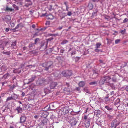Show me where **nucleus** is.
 I'll return each instance as SVG.
<instances>
[{
    "label": "nucleus",
    "mask_w": 128,
    "mask_h": 128,
    "mask_svg": "<svg viewBox=\"0 0 128 128\" xmlns=\"http://www.w3.org/2000/svg\"><path fill=\"white\" fill-rule=\"evenodd\" d=\"M111 79V78L108 76H104L102 77L98 82L99 85L101 86L105 83L106 85L111 86L113 84L110 83L109 82Z\"/></svg>",
    "instance_id": "1"
},
{
    "label": "nucleus",
    "mask_w": 128,
    "mask_h": 128,
    "mask_svg": "<svg viewBox=\"0 0 128 128\" xmlns=\"http://www.w3.org/2000/svg\"><path fill=\"white\" fill-rule=\"evenodd\" d=\"M69 122L70 124L72 126H75L78 122L79 120L78 117H76L74 118V116L72 118L68 119Z\"/></svg>",
    "instance_id": "2"
},
{
    "label": "nucleus",
    "mask_w": 128,
    "mask_h": 128,
    "mask_svg": "<svg viewBox=\"0 0 128 128\" xmlns=\"http://www.w3.org/2000/svg\"><path fill=\"white\" fill-rule=\"evenodd\" d=\"M48 44L47 41H42L40 44L39 49L41 51H43L46 49L47 47Z\"/></svg>",
    "instance_id": "3"
},
{
    "label": "nucleus",
    "mask_w": 128,
    "mask_h": 128,
    "mask_svg": "<svg viewBox=\"0 0 128 128\" xmlns=\"http://www.w3.org/2000/svg\"><path fill=\"white\" fill-rule=\"evenodd\" d=\"M53 62L52 61L46 63H45L44 64V70L47 71L49 69L52 67V66Z\"/></svg>",
    "instance_id": "4"
},
{
    "label": "nucleus",
    "mask_w": 128,
    "mask_h": 128,
    "mask_svg": "<svg viewBox=\"0 0 128 128\" xmlns=\"http://www.w3.org/2000/svg\"><path fill=\"white\" fill-rule=\"evenodd\" d=\"M62 74L64 76L67 78H69L72 74V72L71 70H66L62 71Z\"/></svg>",
    "instance_id": "5"
},
{
    "label": "nucleus",
    "mask_w": 128,
    "mask_h": 128,
    "mask_svg": "<svg viewBox=\"0 0 128 128\" xmlns=\"http://www.w3.org/2000/svg\"><path fill=\"white\" fill-rule=\"evenodd\" d=\"M120 122L116 119L113 120L111 123V128H116L119 124Z\"/></svg>",
    "instance_id": "6"
},
{
    "label": "nucleus",
    "mask_w": 128,
    "mask_h": 128,
    "mask_svg": "<svg viewBox=\"0 0 128 128\" xmlns=\"http://www.w3.org/2000/svg\"><path fill=\"white\" fill-rule=\"evenodd\" d=\"M48 121V120L47 118H45L41 121L38 124V125L40 126H42L44 125H47Z\"/></svg>",
    "instance_id": "7"
},
{
    "label": "nucleus",
    "mask_w": 128,
    "mask_h": 128,
    "mask_svg": "<svg viewBox=\"0 0 128 128\" xmlns=\"http://www.w3.org/2000/svg\"><path fill=\"white\" fill-rule=\"evenodd\" d=\"M60 48H59V47H57V46H56L53 47L52 48H50L51 50V52L52 51H53L54 53H57L59 51V49Z\"/></svg>",
    "instance_id": "8"
},
{
    "label": "nucleus",
    "mask_w": 128,
    "mask_h": 128,
    "mask_svg": "<svg viewBox=\"0 0 128 128\" xmlns=\"http://www.w3.org/2000/svg\"><path fill=\"white\" fill-rule=\"evenodd\" d=\"M52 80V78L50 76H48L46 79H43L42 80H41V82H49Z\"/></svg>",
    "instance_id": "9"
},
{
    "label": "nucleus",
    "mask_w": 128,
    "mask_h": 128,
    "mask_svg": "<svg viewBox=\"0 0 128 128\" xmlns=\"http://www.w3.org/2000/svg\"><path fill=\"white\" fill-rule=\"evenodd\" d=\"M24 6L28 7L29 6L32 4V2L30 0H25Z\"/></svg>",
    "instance_id": "10"
},
{
    "label": "nucleus",
    "mask_w": 128,
    "mask_h": 128,
    "mask_svg": "<svg viewBox=\"0 0 128 128\" xmlns=\"http://www.w3.org/2000/svg\"><path fill=\"white\" fill-rule=\"evenodd\" d=\"M26 120V117L24 116H22L20 118V123H23Z\"/></svg>",
    "instance_id": "11"
},
{
    "label": "nucleus",
    "mask_w": 128,
    "mask_h": 128,
    "mask_svg": "<svg viewBox=\"0 0 128 128\" xmlns=\"http://www.w3.org/2000/svg\"><path fill=\"white\" fill-rule=\"evenodd\" d=\"M48 114V113L46 111H43L42 113L41 116L42 117L46 118Z\"/></svg>",
    "instance_id": "12"
},
{
    "label": "nucleus",
    "mask_w": 128,
    "mask_h": 128,
    "mask_svg": "<svg viewBox=\"0 0 128 128\" xmlns=\"http://www.w3.org/2000/svg\"><path fill=\"white\" fill-rule=\"evenodd\" d=\"M57 85V82H52L50 86V88L51 89L54 88Z\"/></svg>",
    "instance_id": "13"
},
{
    "label": "nucleus",
    "mask_w": 128,
    "mask_h": 128,
    "mask_svg": "<svg viewBox=\"0 0 128 128\" xmlns=\"http://www.w3.org/2000/svg\"><path fill=\"white\" fill-rule=\"evenodd\" d=\"M36 77L35 75H34L31 76L30 78L28 79L29 82H30L34 81Z\"/></svg>",
    "instance_id": "14"
},
{
    "label": "nucleus",
    "mask_w": 128,
    "mask_h": 128,
    "mask_svg": "<svg viewBox=\"0 0 128 128\" xmlns=\"http://www.w3.org/2000/svg\"><path fill=\"white\" fill-rule=\"evenodd\" d=\"M11 20V18L10 16L7 15L5 17L4 20L7 22H9Z\"/></svg>",
    "instance_id": "15"
},
{
    "label": "nucleus",
    "mask_w": 128,
    "mask_h": 128,
    "mask_svg": "<svg viewBox=\"0 0 128 128\" xmlns=\"http://www.w3.org/2000/svg\"><path fill=\"white\" fill-rule=\"evenodd\" d=\"M86 121H87V122L86 121V122L85 123V125L86 127L88 128L90 126V118H88V120H87Z\"/></svg>",
    "instance_id": "16"
},
{
    "label": "nucleus",
    "mask_w": 128,
    "mask_h": 128,
    "mask_svg": "<svg viewBox=\"0 0 128 128\" xmlns=\"http://www.w3.org/2000/svg\"><path fill=\"white\" fill-rule=\"evenodd\" d=\"M20 105L18 107H17L16 110H17L18 113H20L22 112L23 110V109L20 107Z\"/></svg>",
    "instance_id": "17"
},
{
    "label": "nucleus",
    "mask_w": 128,
    "mask_h": 128,
    "mask_svg": "<svg viewBox=\"0 0 128 128\" xmlns=\"http://www.w3.org/2000/svg\"><path fill=\"white\" fill-rule=\"evenodd\" d=\"M85 84V82L84 81H81L80 82L78 85L80 87H83Z\"/></svg>",
    "instance_id": "18"
},
{
    "label": "nucleus",
    "mask_w": 128,
    "mask_h": 128,
    "mask_svg": "<svg viewBox=\"0 0 128 128\" xmlns=\"http://www.w3.org/2000/svg\"><path fill=\"white\" fill-rule=\"evenodd\" d=\"M19 95H17L16 94H14L11 95L12 98L13 100H16L18 98L19 96Z\"/></svg>",
    "instance_id": "19"
},
{
    "label": "nucleus",
    "mask_w": 128,
    "mask_h": 128,
    "mask_svg": "<svg viewBox=\"0 0 128 128\" xmlns=\"http://www.w3.org/2000/svg\"><path fill=\"white\" fill-rule=\"evenodd\" d=\"M7 67L5 65H3L0 68L1 70L2 71H4L6 70L7 69Z\"/></svg>",
    "instance_id": "20"
},
{
    "label": "nucleus",
    "mask_w": 128,
    "mask_h": 128,
    "mask_svg": "<svg viewBox=\"0 0 128 128\" xmlns=\"http://www.w3.org/2000/svg\"><path fill=\"white\" fill-rule=\"evenodd\" d=\"M0 46H1L0 47L2 48L3 50L4 48V40H0Z\"/></svg>",
    "instance_id": "21"
},
{
    "label": "nucleus",
    "mask_w": 128,
    "mask_h": 128,
    "mask_svg": "<svg viewBox=\"0 0 128 128\" xmlns=\"http://www.w3.org/2000/svg\"><path fill=\"white\" fill-rule=\"evenodd\" d=\"M36 66V64H30L29 65H27L26 67V68L28 69V68H31L32 67H35Z\"/></svg>",
    "instance_id": "22"
},
{
    "label": "nucleus",
    "mask_w": 128,
    "mask_h": 128,
    "mask_svg": "<svg viewBox=\"0 0 128 128\" xmlns=\"http://www.w3.org/2000/svg\"><path fill=\"white\" fill-rule=\"evenodd\" d=\"M16 41L12 43V44H11V46L12 47V49H15L16 48Z\"/></svg>",
    "instance_id": "23"
},
{
    "label": "nucleus",
    "mask_w": 128,
    "mask_h": 128,
    "mask_svg": "<svg viewBox=\"0 0 128 128\" xmlns=\"http://www.w3.org/2000/svg\"><path fill=\"white\" fill-rule=\"evenodd\" d=\"M20 68L18 69H15L13 70V72L14 73H18L19 74L21 72V70H20Z\"/></svg>",
    "instance_id": "24"
},
{
    "label": "nucleus",
    "mask_w": 128,
    "mask_h": 128,
    "mask_svg": "<svg viewBox=\"0 0 128 128\" xmlns=\"http://www.w3.org/2000/svg\"><path fill=\"white\" fill-rule=\"evenodd\" d=\"M101 46V43L99 42H97L96 43V46L95 47V48H100V46Z\"/></svg>",
    "instance_id": "25"
},
{
    "label": "nucleus",
    "mask_w": 128,
    "mask_h": 128,
    "mask_svg": "<svg viewBox=\"0 0 128 128\" xmlns=\"http://www.w3.org/2000/svg\"><path fill=\"white\" fill-rule=\"evenodd\" d=\"M44 92L46 94H48L50 92V90L48 88H45L44 90Z\"/></svg>",
    "instance_id": "26"
},
{
    "label": "nucleus",
    "mask_w": 128,
    "mask_h": 128,
    "mask_svg": "<svg viewBox=\"0 0 128 128\" xmlns=\"http://www.w3.org/2000/svg\"><path fill=\"white\" fill-rule=\"evenodd\" d=\"M14 10V9H12L11 8H9L8 6H6V8L4 10L5 11H13Z\"/></svg>",
    "instance_id": "27"
},
{
    "label": "nucleus",
    "mask_w": 128,
    "mask_h": 128,
    "mask_svg": "<svg viewBox=\"0 0 128 128\" xmlns=\"http://www.w3.org/2000/svg\"><path fill=\"white\" fill-rule=\"evenodd\" d=\"M94 113L96 114V115L98 114H100V111L99 110H95L94 111Z\"/></svg>",
    "instance_id": "28"
},
{
    "label": "nucleus",
    "mask_w": 128,
    "mask_h": 128,
    "mask_svg": "<svg viewBox=\"0 0 128 128\" xmlns=\"http://www.w3.org/2000/svg\"><path fill=\"white\" fill-rule=\"evenodd\" d=\"M98 76V74L95 72L92 74V76L94 78H96Z\"/></svg>",
    "instance_id": "29"
},
{
    "label": "nucleus",
    "mask_w": 128,
    "mask_h": 128,
    "mask_svg": "<svg viewBox=\"0 0 128 128\" xmlns=\"http://www.w3.org/2000/svg\"><path fill=\"white\" fill-rule=\"evenodd\" d=\"M89 84H90L91 85H95L97 84V82L96 81H94L93 82H90Z\"/></svg>",
    "instance_id": "30"
},
{
    "label": "nucleus",
    "mask_w": 128,
    "mask_h": 128,
    "mask_svg": "<svg viewBox=\"0 0 128 128\" xmlns=\"http://www.w3.org/2000/svg\"><path fill=\"white\" fill-rule=\"evenodd\" d=\"M88 8L90 10H92L93 8V5L92 3H90L88 4Z\"/></svg>",
    "instance_id": "31"
},
{
    "label": "nucleus",
    "mask_w": 128,
    "mask_h": 128,
    "mask_svg": "<svg viewBox=\"0 0 128 128\" xmlns=\"http://www.w3.org/2000/svg\"><path fill=\"white\" fill-rule=\"evenodd\" d=\"M2 53L3 54H6L8 56L10 55V51L7 52H2Z\"/></svg>",
    "instance_id": "32"
},
{
    "label": "nucleus",
    "mask_w": 128,
    "mask_h": 128,
    "mask_svg": "<svg viewBox=\"0 0 128 128\" xmlns=\"http://www.w3.org/2000/svg\"><path fill=\"white\" fill-rule=\"evenodd\" d=\"M105 108L106 109L108 110V111H111L112 108H110L108 106H105Z\"/></svg>",
    "instance_id": "33"
},
{
    "label": "nucleus",
    "mask_w": 128,
    "mask_h": 128,
    "mask_svg": "<svg viewBox=\"0 0 128 128\" xmlns=\"http://www.w3.org/2000/svg\"><path fill=\"white\" fill-rule=\"evenodd\" d=\"M40 41V39L39 38H36L34 42V43L35 44H36Z\"/></svg>",
    "instance_id": "34"
},
{
    "label": "nucleus",
    "mask_w": 128,
    "mask_h": 128,
    "mask_svg": "<svg viewBox=\"0 0 128 128\" xmlns=\"http://www.w3.org/2000/svg\"><path fill=\"white\" fill-rule=\"evenodd\" d=\"M68 42V40H64L62 41V42L61 44H62L64 45L65 44H66Z\"/></svg>",
    "instance_id": "35"
},
{
    "label": "nucleus",
    "mask_w": 128,
    "mask_h": 128,
    "mask_svg": "<svg viewBox=\"0 0 128 128\" xmlns=\"http://www.w3.org/2000/svg\"><path fill=\"white\" fill-rule=\"evenodd\" d=\"M34 43H30L28 47L30 48H31V47L34 46Z\"/></svg>",
    "instance_id": "36"
},
{
    "label": "nucleus",
    "mask_w": 128,
    "mask_h": 128,
    "mask_svg": "<svg viewBox=\"0 0 128 128\" xmlns=\"http://www.w3.org/2000/svg\"><path fill=\"white\" fill-rule=\"evenodd\" d=\"M95 51L96 52H102V50L99 49L98 48H96L95 50Z\"/></svg>",
    "instance_id": "37"
},
{
    "label": "nucleus",
    "mask_w": 128,
    "mask_h": 128,
    "mask_svg": "<svg viewBox=\"0 0 128 128\" xmlns=\"http://www.w3.org/2000/svg\"><path fill=\"white\" fill-rule=\"evenodd\" d=\"M112 81L114 82H116L117 81V78H116L115 77H114L112 78Z\"/></svg>",
    "instance_id": "38"
},
{
    "label": "nucleus",
    "mask_w": 128,
    "mask_h": 128,
    "mask_svg": "<svg viewBox=\"0 0 128 128\" xmlns=\"http://www.w3.org/2000/svg\"><path fill=\"white\" fill-rule=\"evenodd\" d=\"M61 57L60 56H57L56 58V60H57L59 62L61 60Z\"/></svg>",
    "instance_id": "39"
},
{
    "label": "nucleus",
    "mask_w": 128,
    "mask_h": 128,
    "mask_svg": "<svg viewBox=\"0 0 128 128\" xmlns=\"http://www.w3.org/2000/svg\"><path fill=\"white\" fill-rule=\"evenodd\" d=\"M83 90H84V91L85 92H86L87 93H88L89 91L87 88H84Z\"/></svg>",
    "instance_id": "40"
},
{
    "label": "nucleus",
    "mask_w": 128,
    "mask_h": 128,
    "mask_svg": "<svg viewBox=\"0 0 128 128\" xmlns=\"http://www.w3.org/2000/svg\"><path fill=\"white\" fill-rule=\"evenodd\" d=\"M120 102V99L118 98L116 101V103H115V104H118Z\"/></svg>",
    "instance_id": "41"
},
{
    "label": "nucleus",
    "mask_w": 128,
    "mask_h": 128,
    "mask_svg": "<svg viewBox=\"0 0 128 128\" xmlns=\"http://www.w3.org/2000/svg\"><path fill=\"white\" fill-rule=\"evenodd\" d=\"M11 100H13L12 99V96L11 97H9L6 100V101L7 102Z\"/></svg>",
    "instance_id": "42"
},
{
    "label": "nucleus",
    "mask_w": 128,
    "mask_h": 128,
    "mask_svg": "<svg viewBox=\"0 0 128 128\" xmlns=\"http://www.w3.org/2000/svg\"><path fill=\"white\" fill-rule=\"evenodd\" d=\"M53 122V123L56 122H54V120H51L50 121V126H51L52 125V122Z\"/></svg>",
    "instance_id": "43"
},
{
    "label": "nucleus",
    "mask_w": 128,
    "mask_h": 128,
    "mask_svg": "<svg viewBox=\"0 0 128 128\" xmlns=\"http://www.w3.org/2000/svg\"><path fill=\"white\" fill-rule=\"evenodd\" d=\"M4 46H6V44L8 43V42L6 41L5 40H4Z\"/></svg>",
    "instance_id": "44"
},
{
    "label": "nucleus",
    "mask_w": 128,
    "mask_h": 128,
    "mask_svg": "<svg viewBox=\"0 0 128 128\" xmlns=\"http://www.w3.org/2000/svg\"><path fill=\"white\" fill-rule=\"evenodd\" d=\"M70 114L71 115H72L73 116H74V115H77L78 114H76V113L74 112H70Z\"/></svg>",
    "instance_id": "45"
},
{
    "label": "nucleus",
    "mask_w": 128,
    "mask_h": 128,
    "mask_svg": "<svg viewBox=\"0 0 128 128\" xmlns=\"http://www.w3.org/2000/svg\"><path fill=\"white\" fill-rule=\"evenodd\" d=\"M80 57H76L75 58V60L76 62H78L79 60L80 59Z\"/></svg>",
    "instance_id": "46"
},
{
    "label": "nucleus",
    "mask_w": 128,
    "mask_h": 128,
    "mask_svg": "<svg viewBox=\"0 0 128 128\" xmlns=\"http://www.w3.org/2000/svg\"><path fill=\"white\" fill-rule=\"evenodd\" d=\"M38 32H36L34 34V36H33V38H34V37L37 36H38Z\"/></svg>",
    "instance_id": "47"
},
{
    "label": "nucleus",
    "mask_w": 128,
    "mask_h": 128,
    "mask_svg": "<svg viewBox=\"0 0 128 128\" xmlns=\"http://www.w3.org/2000/svg\"><path fill=\"white\" fill-rule=\"evenodd\" d=\"M54 39V38L52 37H51L47 40V41L48 42V41H50Z\"/></svg>",
    "instance_id": "48"
},
{
    "label": "nucleus",
    "mask_w": 128,
    "mask_h": 128,
    "mask_svg": "<svg viewBox=\"0 0 128 128\" xmlns=\"http://www.w3.org/2000/svg\"><path fill=\"white\" fill-rule=\"evenodd\" d=\"M120 41V39H117L115 40V43L116 44H117Z\"/></svg>",
    "instance_id": "49"
},
{
    "label": "nucleus",
    "mask_w": 128,
    "mask_h": 128,
    "mask_svg": "<svg viewBox=\"0 0 128 128\" xmlns=\"http://www.w3.org/2000/svg\"><path fill=\"white\" fill-rule=\"evenodd\" d=\"M72 13L70 12H69L67 13V16H70L72 14Z\"/></svg>",
    "instance_id": "50"
},
{
    "label": "nucleus",
    "mask_w": 128,
    "mask_h": 128,
    "mask_svg": "<svg viewBox=\"0 0 128 128\" xmlns=\"http://www.w3.org/2000/svg\"><path fill=\"white\" fill-rule=\"evenodd\" d=\"M128 21V19L126 18H125L123 20V22L125 23L127 22Z\"/></svg>",
    "instance_id": "51"
},
{
    "label": "nucleus",
    "mask_w": 128,
    "mask_h": 128,
    "mask_svg": "<svg viewBox=\"0 0 128 128\" xmlns=\"http://www.w3.org/2000/svg\"><path fill=\"white\" fill-rule=\"evenodd\" d=\"M76 54L75 51H72V52L71 53V55L72 56L73 55L75 54Z\"/></svg>",
    "instance_id": "52"
},
{
    "label": "nucleus",
    "mask_w": 128,
    "mask_h": 128,
    "mask_svg": "<svg viewBox=\"0 0 128 128\" xmlns=\"http://www.w3.org/2000/svg\"><path fill=\"white\" fill-rule=\"evenodd\" d=\"M63 27V26H59L58 28H57V29L59 30H60Z\"/></svg>",
    "instance_id": "53"
},
{
    "label": "nucleus",
    "mask_w": 128,
    "mask_h": 128,
    "mask_svg": "<svg viewBox=\"0 0 128 128\" xmlns=\"http://www.w3.org/2000/svg\"><path fill=\"white\" fill-rule=\"evenodd\" d=\"M125 30H126L125 29H124V30H121L120 32L122 34H124V33L125 32Z\"/></svg>",
    "instance_id": "54"
},
{
    "label": "nucleus",
    "mask_w": 128,
    "mask_h": 128,
    "mask_svg": "<svg viewBox=\"0 0 128 128\" xmlns=\"http://www.w3.org/2000/svg\"><path fill=\"white\" fill-rule=\"evenodd\" d=\"M62 48V49H61L60 51V53L62 54L64 52V50H63V48Z\"/></svg>",
    "instance_id": "55"
},
{
    "label": "nucleus",
    "mask_w": 128,
    "mask_h": 128,
    "mask_svg": "<svg viewBox=\"0 0 128 128\" xmlns=\"http://www.w3.org/2000/svg\"><path fill=\"white\" fill-rule=\"evenodd\" d=\"M10 24L11 27H13L14 26V23H12L11 22H10Z\"/></svg>",
    "instance_id": "56"
},
{
    "label": "nucleus",
    "mask_w": 128,
    "mask_h": 128,
    "mask_svg": "<svg viewBox=\"0 0 128 128\" xmlns=\"http://www.w3.org/2000/svg\"><path fill=\"white\" fill-rule=\"evenodd\" d=\"M66 85L67 86L68 88L70 87V85L69 83L66 82Z\"/></svg>",
    "instance_id": "57"
},
{
    "label": "nucleus",
    "mask_w": 128,
    "mask_h": 128,
    "mask_svg": "<svg viewBox=\"0 0 128 128\" xmlns=\"http://www.w3.org/2000/svg\"><path fill=\"white\" fill-rule=\"evenodd\" d=\"M5 109H6V112L7 111V110H10V108H9V107L8 106L5 107Z\"/></svg>",
    "instance_id": "58"
},
{
    "label": "nucleus",
    "mask_w": 128,
    "mask_h": 128,
    "mask_svg": "<svg viewBox=\"0 0 128 128\" xmlns=\"http://www.w3.org/2000/svg\"><path fill=\"white\" fill-rule=\"evenodd\" d=\"M50 24V22L49 21H47L45 24L46 25H49Z\"/></svg>",
    "instance_id": "59"
},
{
    "label": "nucleus",
    "mask_w": 128,
    "mask_h": 128,
    "mask_svg": "<svg viewBox=\"0 0 128 128\" xmlns=\"http://www.w3.org/2000/svg\"><path fill=\"white\" fill-rule=\"evenodd\" d=\"M103 1L104 0H98L97 1V2H100L101 4H102Z\"/></svg>",
    "instance_id": "60"
},
{
    "label": "nucleus",
    "mask_w": 128,
    "mask_h": 128,
    "mask_svg": "<svg viewBox=\"0 0 128 128\" xmlns=\"http://www.w3.org/2000/svg\"><path fill=\"white\" fill-rule=\"evenodd\" d=\"M88 118H87V116L86 115H85L84 116V120H88Z\"/></svg>",
    "instance_id": "61"
},
{
    "label": "nucleus",
    "mask_w": 128,
    "mask_h": 128,
    "mask_svg": "<svg viewBox=\"0 0 128 128\" xmlns=\"http://www.w3.org/2000/svg\"><path fill=\"white\" fill-rule=\"evenodd\" d=\"M76 90L78 91H80V88L79 87L76 88Z\"/></svg>",
    "instance_id": "62"
},
{
    "label": "nucleus",
    "mask_w": 128,
    "mask_h": 128,
    "mask_svg": "<svg viewBox=\"0 0 128 128\" xmlns=\"http://www.w3.org/2000/svg\"><path fill=\"white\" fill-rule=\"evenodd\" d=\"M9 29H10V28H6L5 31L6 32H7L9 31Z\"/></svg>",
    "instance_id": "63"
},
{
    "label": "nucleus",
    "mask_w": 128,
    "mask_h": 128,
    "mask_svg": "<svg viewBox=\"0 0 128 128\" xmlns=\"http://www.w3.org/2000/svg\"><path fill=\"white\" fill-rule=\"evenodd\" d=\"M125 90L128 92V86H126L125 88Z\"/></svg>",
    "instance_id": "64"
}]
</instances>
